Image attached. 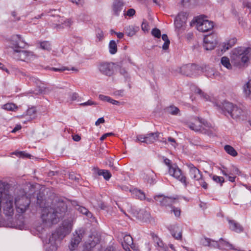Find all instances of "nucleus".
<instances>
[{
	"label": "nucleus",
	"instance_id": "3c124183",
	"mask_svg": "<svg viewBox=\"0 0 251 251\" xmlns=\"http://www.w3.org/2000/svg\"><path fill=\"white\" fill-rule=\"evenodd\" d=\"M99 98L100 100L102 101H107L109 102L110 100H111L110 97L107 96L102 95V94L99 95Z\"/></svg>",
	"mask_w": 251,
	"mask_h": 251
},
{
	"label": "nucleus",
	"instance_id": "72a5a7b5",
	"mask_svg": "<svg viewBox=\"0 0 251 251\" xmlns=\"http://www.w3.org/2000/svg\"><path fill=\"white\" fill-rule=\"evenodd\" d=\"M100 238L99 236L97 234L96 235H92L90 237V239L88 241V244L91 247H93L99 243Z\"/></svg>",
	"mask_w": 251,
	"mask_h": 251
},
{
	"label": "nucleus",
	"instance_id": "f8f14e48",
	"mask_svg": "<svg viewBox=\"0 0 251 251\" xmlns=\"http://www.w3.org/2000/svg\"><path fill=\"white\" fill-rule=\"evenodd\" d=\"M154 200L162 206H170L175 202L176 198L165 197L163 195H158L154 197Z\"/></svg>",
	"mask_w": 251,
	"mask_h": 251
},
{
	"label": "nucleus",
	"instance_id": "e2e57ef3",
	"mask_svg": "<svg viewBox=\"0 0 251 251\" xmlns=\"http://www.w3.org/2000/svg\"><path fill=\"white\" fill-rule=\"evenodd\" d=\"M113 134L112 133H107L104 134H103L100 138V140L101 141H103L107 137L110 136L111 135H113Z\"/></svg>",
	"mask_w": 251,
	"mask_h": 251
},
{
	"label": "nucleus",
	"instance_id": "9d476101",
	"mask_svg": "<svg viewBox=\"0 0 251 251\" xmlns=\"http://www.w3.org/2000/svg\"><path fill=\"white\" fill-rule=\"evenodd\" d=\"M217 36L215 34L212 33L205 35L203 39V47L207 50L214 49L217 44Z\"/></svg>",
	"mask_w": 251,
	"mask_h": 251
},
{
	"label": "nucleus",
	"instance_id": "aec40b11",
	"mask_svg": "<svg viewBox=\"0 0 251 251\" xmlns=\"http://www.w3.org/2000/svg\"><path fill=\"white\" fill-rule=\"evenodd\" d=\"M37 116L36 111H25L23 114L21 116H19L18 117L25 119V120L24 122L25 123L35 119Z\"/></svg>",
	"mask_w": 251,
	"mask_h": 251
},
{
	"label": "nucleus",
	"instance_id": "dca6fc26",
	"mask_svg": "<svg viewBox=\"0 0 251 251\" xmlns=\"http://www.w3.org/2000/svg\"><path fill=\"white\" fill-rule=\"evenodd\" d=\"M124 241L122 246L125 251L129 249V247L133 250H135V246L133 244V239L129 234H125L123 236Z\"/></svg>",
	"mask_w": 251,
	"mask_h": 251
},
{
	"label": "nucleus",
	"instance_id": "338daca9",
	"mask_svg": "<svg viewBox=\"0 0 251 251\" xmlns=\"http://www.w3.org/2000/svg\"><path fill=\"white\" fill-rule=\"evenodd\" d=\"M232 176L233 175H229V174L228 176H228V180L233 182L235 181V176Z\"/></svg>",
	"mask_w": 251,
	"mask_h": 251
},
{
	"label": "nucleus",
	"instance_id": "7c9ffc66",
	"mask_svg": "<svg viewBox=\"0 0 251 251\" xmlns=\"http://www.w3.org/2000/svg\"><path fill=\"white\" fill-rule=\"evenodd\" d=\"M139 30V27L133 25H129L125 28L126 33L128 36H132Z\"/></svg>",
	"mask_w": 251,
	"mask_h": 251
},
{
	"label": "nucleus",
	"instance_id": "412c9836",
	"mask_svg": "<svg viewBox=\"0 0 251 251\" xmlns=\"http://www.w3.org/2000/svg\"><path fill=\"white\" fill-rule=\"evenodd\" d=\"M216 108L222 110H233L236 108V105L227 101H224L223 102L216 103Z\"/></svg>",
	"mask_w": 251,
	"mask_h": 251
},
{
	"label": "nucleus",
	"instance_id": "4d7b16f0",
	"mask_svg": "<svg viewBox=\"0 0 251 251\" xmlns=\"http://www.w3.org/2000/svg\"><path fill=\"white\" fill-rule=\"evenodd\" d=\"M135 14V10L132 8L129 9L126 12V15L129 17H132Z\"/></svg>",
	"mask_w": 251,
	"mask_h": 251
},
{
	"label": "nucleus",
	"instance_id": "7ed1b4c3",
	"mask_svg": "<svg viewBox=\"0 0 251 251\" xmlns=\"http://www.w3.org/2000/svg\"><path fill=\"white\" fill-rule=\"evenodd\" d=\"M30 199L26 197L24 190L19 191V194L15 198V204L17 211L19 213H24L27 209L30 204Z\"/></svg>",
	"mask_w": 251,
	"mask_h": 251
},
{
	"label": "nucleus",
	"instance_id": "49530a36",
	"mask_svg": "<svg viewBox=\"0 0 251 251\" xmlns=\"http://www.w3.org/2000/svg\"><path fill=\"white\" fill-rule=\"evenodd\" d=\"M151 34L154 37L160 38L161 36L160 30L157 28H154L151 30Z\"/></svg>",
	"mask_w": 251,
	"mask_h": 251
},
{
	"label": "nucleus",
	"instance_id": "cd10ccee",
	"mask_svg": "<svg viewBox=\"0 0 251 251\" xmlns=\"http://www.w3.org/2000/svg\"><path fill=\"white\" fill-rule=\"evenodd\" d=\"M129 191L133 197H135L141 200L146 199L145 193L142 191L137 189H129Z\"/></svg>",
	"mask_w": 251,
	"mask_h": 251
},
{
	"label": "nucleus",
	"instance_id": "a211bd4d",
	"mask_svg": "<svg viewBox=\"0 0 251 251\" xmlns=\"http://www.w3.org/2000/svg\"><path fill=\"white\" fill-rule=\"evenodd\" d=\"M188 14L187 12H181L178 14L175 20V24L176 27H181L183 23L187 19Z\"/></svg>",
	"mask_w": 251,
	"mask_h": 251
},
{
	"label": "nucleus",
	"instance_id": "864d4df0",
	"mask_svg": "<svg viewBox=\"0 0 251 251\" xmlns=\"http://www.w3.org/2000/svg\"><path fill=\"white\" fill-rule=\"evenodd\" d=\"M213 179L214 181L217 183H222L224 181V179L223 177L218 176H213Z\"/></svg>",
	"mask_w": 251,
	"mask_h": 251
},
{
	"label": "nucleus",
	"instance_id": "052dcab7",
	"mask_svg": "<svg viewBox=\"0 0 251 251\" xmlns=\"http://www.w3.org/2000/svg\"><path fill=\"white\" fill-rule=\"evenodd\" d=\"M104 123V119L103 117L100 118L98 119V120L95 122V125L98 126L100 124H102Z\"/></svg>",
	"mask_w": 251,
	"mask_h": 251
},
{
	"label": "nucleus",
	"instance_id": "0e129e2a",
	"mask_svg": "<svg viewBox=\"0 0 251 251\" xmlns=\"http://www.w3.org/2000/svg\"><path fill=\"white\" fill-rule=\"evenodd\" d=\"M164 163L167 165L169 167V169L170 167H172L173 166L171 165V161L168 158H165L164 159Z\"/></svg>",
	"mask_w": 251,
	"mask_h": 251
},
{
	"label": "nucleus",
	"instance_id": "13d9d810",
	"mask_svg": "<svg viewBox=\"0 0 251 251\" xmlns=\"http://www.w3.org/2000/svg\"><path fill=\"white\" fill-rule=\"evenodd\" d=\"M51 70L52 71H60V72H63V71H64L65 70H69V69L68 68H67L66 67H62V68H52L51 69Z\"/></svg>",
	"mask_w": 251,
	"mask_h": 251
},
{
	"label": "nucleus",
	"instance_id": "f704fd0d",
	"mask_svg": "<svg viewBox=\"0 0 251 251\" xmlns=\"http://www.w3.org/2000/svg\"><path fill=\"white\" fill-rule=\"evenodd\" d=\"M97 174L99 176H102L104 178L108 180L111 177V174L110 172L106 170H97Z\"/></svg>",
	"mask_w": 251,
	"mask_h": 251
},
{
	"label": "nucleus",
	"instance_id": "c03bdc74",
	"mask_svg": "<svg viewBox=\"0 0 251 251\" xmlns=\"http://www.w3.org/2000/svg\"><path fill=\"white\" fill-rule=\"evenodd\" d=\"M40 48L44 50H51V46L49 42L43 41L40 42Z\"/></svg>",
	"mask_w": 251,
	"mask_h": 251
},
{
	"label": "nucleus",
	"instance_id": "6ab92c4d",
	"mask_svg": "<svg viewBox=\"0 0 251 251\" xmlns=\"http://www.w3.org/2000/svg\"><path fill=\"white\" fill-rule=\"evenodd\" d=\"M229 228L235 232L240 233L243 231V226L234 220H228Z\"/></svg>",
	"mask_w": 251,
	"mask_h": 251
},
{
	"label": "nucleus",
	"instance_id": "58836bf2",
	"mask_svg": "<svg viewBox=\"0 0 251 251\" xmlns=\"http://www.w3.org/2000/svg\"><path fill=\"white\" fill-rule=\"evenodd\" d=\"M195 93L196 94L199 95L201 98L203 99L206 101L210 100V97L206 94L203 92L200 88H196Z\"/></svg>",
	"mask_w": 251,
	"mask_h": 251
},
{
	"label": "nucleus",
	"instance_id": "4c0bfd02",
	"mask_svg": "<svg viewBox=\"0 0 251 251\" xmlns=\"http://www.w3.org/2000/svg\"><path fill=\"white\" fill-rule=\"evenodd\" d=\"M226 151L232 156H236L237 155L236 151L230 145H226L224 147Z\"/></svg>",
	"mask_w": 251,
	"mask_h": 251
},
{
	"label": "nucleus",
	"instance_id": "b1692460",
	"mask_svg": "<svg viewBox=\"0 0 251 251\" xmlns=\"http://www.w3.org/2000/svg\"><path fill=\"white\" fill-rule=\"evenodd\" d=\"M172 236L176 239H180L182 237L181 230L179 227L174 226L170 229Z\"/></svg>",
	"mask_w": 251,
	"mask_h": 251
},
{
	"label": "nucleus",
	"instance_id": "2eb2a0df",
	"mask_svg": "<svg viewBox=\"0 0 251 251\" xmlns=\"http://www.w3.org/2000/svg\"><path fill=\"white\" fill-rule=\"evenodd\" d=\"M11 43L13 48H24L26 46V43L22 39L20 35H13L11 38Z\"/></svg>",
	"mask_w": 251,
	"mask_h": 251
},
{
	"label": "nucleus",
	"instance_id": "c9c22d12",
	"mask_svg": "<svg viewBox=\"0 0 251 251\" xmlns=\"http://www.w3.org/2000/svg\"><path fill=\"white\" fill-rule=\"evenodd\" d=\"M221 63L223 66L227 69L230 70L232 69V66L230 63V60L227 57H222L221 59Z\"/></svg>",
	"mask_w": 251,
	"mask_h": 251
},
{
	"label": "nucleus",
	"instance_id": "ddd939ff",
	"mask_svg": "<svg viewBox=\"0 0 251 251\" xmlns=\"http://www.w3.org/2000/svg\"><path fill=\"white\" fill-rule=\"evenodd\" d=\"M200 67L196 65H185L179 68V72L185 75L191 76L195 75L196 71L198 70Z\"/></svg>",
	"mask_w": 251,
	"mask_h": 251
},
{
	"label": "nucleus",
	"instance_id": "37998d69",
	"mask_svg": "<svg viewBox=\"0 0 251 251\" xmlns=\"http://www.w3.org/2000/svg\"><path fill=\"white\" fill-rule=\"evenodd\" d=\"M73 205L76 206L75 208L80 212L83 214L85 215L86 213H88V210L84 207L78 205L76 204V202H74Z\"/></svg>",
	"mask_w": 251,
	"mask_h": 251
},
{
	"label": "nucleus",
	"instance_id": "774afa93",
	"mask_svg": "<svg viewBox=\"0 0 251 251\" xmlns=\"http://www.w3.org/2000/svg\"><path fill=\"white\" fill-rule=\"evenodd\" d=\"M243 4L244 6L251 8L250 12H251V3L249 2V1H244L243 2Z\"/></svg>",
	"mask_w": 251,
	"mask_h": 251
},
{
	"label": "nucleus",
	"instance_id": "39448f33",
	"mask_svg": "<svg viewBox=\"0 0 251 251\" xmlns=\"http://www.w3.org/2000/svg\"><path fill=\"white\" fill-rule=\"evenodd\" d=\"M187 126L192 130L195 132H204L205 128H212V125L211 123L208 122L205 119L197 117L195 118L193 122L187 123Z\"/></svg>",
	"mask_w": 251,
	"mask_h": 251
},
{
	"label": "nucleus",
	"instance_id": "4468645a",
	"mask_svg": "<svg viewBox=\"0 0 251 251\" xmlns=\"http://www.w3.org/2000/svg\"><path fill=\"white\" fill-rule=\"evenodd\" d=\"M3 210L5 215L7 216H11L13 213V198L10 195H8L5 198Z\"/></svg>",
	"mask_w": 251,
	"mask_h": 251
},
{
	"label": "nucleus",
	"instance_id": "680f3d73",
	"mask_svg": "<svg viewBox=\"0 0 251 251\" xmlns=\"http://www.w3.org/2000/svg\"><path fill=\"white\" fill-rule=\"evenodd\" d=\"M22 128V126L21 125H17L15 127L13 128V129L11 131L12 133H15L17 131L20 130Z\"/></svg>",
	"mask_w": 251,
	"mask_h": 251
},
{
	"label": "nucleus",
	"instance_id": "f3484780",
	"mask_svg": "<svg viewBox=\"0 0 251 251\" xmlns=\"http://www.w3.org/2000/svg\"><path fill=\"white\" fill-rule=\"evenodd\" d=\"M100 72L106 75L110 76L113 74V65L109 63H102L99 67Z\"/></svg>",
	"mask_w": 251,
	"mask_h": 251
},
{
	"label": "nucleus",
	"instance_id": "6e6552de",
	"mask_svg": "<svg viewBox=\"0 0 251 251\" xmlns=\"http://www.w3.org/2000/svg\"><path fill=\"white\" fill-rule=\"evenodd\" d=\"M13 57L17 60L30 61L34 59L36 57V55L32 51L14 50Z\"/></svg>",
	"mask_w": 251,
	"mask_h": 251
},
{
	"label": "nucleus",
	"instance_id": "603ef678",
	"mask_svg": "<svg viewBox=\"0 0 251 251\" xmlns=\"http://www.w3.org/2000/svg\"><path fill=\"white\" fill-rule=\"evenodd\" d=\"M141 27L142 29L145 32L149 31V25L147 21L144 20L143 21Z\"/></svg>",
	"mask_w": 251,
	"mask_h": 251
},
{
	"label": "nucleus",
	"instance_id": "09e8293b",
	"mask_svg": "<svg viewBox=\"0 0 251 251\" xmlns=\"http://www.w3.org/2000/svg\"><path fill=\"white\" fill-rule=\"evenodd\" d=\"M69 177L70 179L74 180L75 181H78L80 178L79 175L76 174L73 172L69 174Z\"/></svg>",
	"mask_w": 251,
	"mask_h": 251
},
{
	"label": "nucleus",
	"instance_id": "79ce46f5",
	"mask_svg": "<svg viewBox=\"0 0 251 251\" xmlns=\"http://www.w3.org/2000/svg\"><path fill=\"white\" fill-rule=\"evenodd\" d=\"M244 92L246 95L251 94V79L244 86Z\"/></svg>",
	"mask_w": 251,
	"mask_h": 251
},
{
	"label": "nucleus",
	"instance_id": "393cba45",
	"mask_svg": "<svg viewBox=\"0 0 251 251\" xmlns=\"http://www.w3.org/2000/svg\"><path fill=\"white\" fill-rule=\"evenodd\" d=\"M222 114L227 118L230 117L233 119H237L241 115L240 111H222Z\"/></svg>",
	"mask_w": 251,
	"mask_h": 251
},
{
	"label": "nucleus",
	"instance_id": "69168bd1",
	"mask_svg": "<svg viewBox=\"0 0 251 251\" xmlns=\"http://www.w3.org/2000/svg\"><path fill=\"white\" fill-rule=\"evenodd\" d=\"M73 139L75 141H79L81 139V137L79 135L76 134L73 136Z\"/></svg>",
	"mask_w": 251,
	"mask_h": 251
},
{
	"label": "nucleus",
	"instance_id": "a18cd8bd",
	"mask_svg": "<svg viewBox=\"0 0 251 251\" xmlns=\"http://www.w3.org/2000/svg\"><path fill=\"white\" fill-rule=\"evenodd\" d=\"M2 108L4 110H15L18 107L13 103H7L3 105Z\"/></svg>",
	"mask_w": 251,
	"mask_h": 251
},
{
	"label": "nucleus",
	"instance_id": "f03ea898",
	"mask_svg": "<svg viewBox=\"0 0 251 251\" xmlns=\"http://www.w3.org/2000/svg\"><path fill=\"white\" fill-rule=\"evenodd\" d=\"M72 226L73 220L72 219L64 220L61 225L50 236L46 251H56L57 249L58 243L70 233Z\"/></svg>",
	"mask_w": 251,
	"mask_h": 251
},
{
	"label": "nucleus",
	"instance_id": "a878e982",
	"mask_svg": "<svg viewBox=\"0 0 251 251\" xmlns=\"http://www.w3.org/2000/svg\"><path fill=\"white\" fill-rule=\"evenodd\" d=\"M202 243L204 246H212L217 248L219 249H222L221 241H220V240H219V243H218L217 242L211 241L209 238H205Z\"/></svg>",
	"mask_w": 251,
	"mask_h": 251
},
{
	"label": "nucleus",
	"instance_id": "bb28decb",
	"mask_svg": "<svg viewBox=\"0 0 251 251\" xmlns=\"http://www.w3.org/2000/svg\"><path fill=\"white\" fill-rule=\"evenodd\" d=\"M159 132L151 133L146 135V140L145 143L147 144H151L156 141L159 137Z\"/></svg>",
	"mask_w": 251,
	"mask_h": 251
},
{
	"label": "nucleus",
	"instance_id": "4be33fe9",
	"mask_svg": "<svg viewBox=\"0 0 251 251\" xmlns=\"http://www.w3.org/2000/svg\"><path fill=\"white\" fill-rule=\"evenodd\" d=\"M123 3L121 0H117L113 2L112 9L114 14L118 16L119 12L122 10Z\"/></svg>",
	"mask_w": 251,
	"mask_h": 251
},
{
	"label": "nucleus",
	"instance_id": "e433bc0d",
	"mask_svg": "<svg viewBox=\"0 0 251 251\" xmlns=\"http://www.w3.org/2000/svg\"><path fill=\"white\" fill-rule=\"evenodd\" d=\"M109 52L112 54H114L117 52V43L115 41L111 40L110 41L109 44Z\"/></svg>",
	"mask_w": 251,
	"mask_h": 251
},
{
	"label": "nucleus",
	"instance_id": "f257e3e1",
	"mask_svg": "<svg viewBox=\"0 0 251 251\" xmlns=\"http://www.w3.org/2000/svg\"><path fill=\"white\" fill-rule=\"evenodd\" d=\"M66 210L67 205L63 202H58L54 207H45L43 209L41 214L43 224L46 226L56 224L64 216Z\"/></svg>",
	"mask_w": 251,
	"mask_h": 251
},
{
	"label": "nucleus",
	"instance_id": "5701e85b",
	"mask_svg": "<svg viewBox=\"0 0 251 251\" xmlns=\"http://www.w3.org/2000/svg\"><path fill=\"white\" fill-rule=\"evenodd\" d=\"M236 39L233 38L223 43L222 44L223 48L221 49L222 51H226L230 48H232L236 43Z\"/></svg>",
	"mask_w": 251,
	"mask_h": 251
},
{
	"label": "nucleus",
	"instance_id": "6e6d98bb",
	"mask_svg": "<svg viewBox=\"0 0 251 251\" xmlns=\"http://www.w3.org/2000/svg\"><path fill=\"white\" fill-rule=\"evenodd\" d=\"M146 140V135H139L137 137V139H136V140L137 141H140V142H143V143H145V141Z\"/></svg>",
	"mask_w": 251,
	"mask_h": 251
},
{
	"label": "nucleus",
	"instance_id": "1a4fd4ad",
	"mask_svg": "<svg viewBox=\"0 0 251 251\" xmlns=\"http://www.w3.org/2000/svg\"><path fill=\"white\" fill-rule=\"evenodd\" d=\"M169 173L171 176L181 182L185 188L187 187L188 182L187 181V178L182 174L181 170L177 166L170 167Z\"/></svg>",
	"mask_w": 251,
	"mask_h": 251
},
{
	"label": "nucleus",
	"instance_id": "bf43d9fd",
	"mask_svg": "<svg viewBox=\"0 0 251 251\" xmlns=\"http://www.w3.org/2000/svg\"><path fill=\"white\" fill-rule=\"evenodd\" d=\"M173 211L174 213V214L176 216L178 217L180 215V210L178 208L174 207L173 209Z\"/></svg>",
	"mask_w": 251,
	"mask_h": 251
},
{
	"label": "nucleus",
	"instance_id": "5fc2aeb1",
	"mask_svg": "<svg viewBox=\"0 0 251 251\" xmlns=\"http://www.w3.org/2000/svg\"><path fill=\"white\" fill-rule=\"evenodd\" d=\"M97 37L99 39V40H101L103 38V33L102 30L100 29H99L97 30Z\"/></svg>",
	"mask_w": 251,
	"mask_h": 251
},
{
	"label": "nucleus",
	"instance_id": "473e14b6",
	"mask_svg": "<svg viewBox=\"0 0 251 251\" xmlns=\"http://www.w3.org/2000/svg\"><path fill=\"white\" fill-rule=\"evenodd\" d=\"M15 75L18 77H20V78H25L26 77H29L30 80H32L33 81H35V82H36V81L38 80L36 78H35L34 77L29 76L28 75H26L25 72H24L19 69L16 70Z\"/></svg>",
	"mask_w": 251,
	"mask_h": 251
},
{
	"label": "nucleus",
	"instance_id": "c756f323",
	"mask_svg": "<svg viewBox=\"0 0 251 251\" xmlns=\"http://www.w3.org/2000/svg\"><path fill=\"white\" fill-rule=\"evenodd\" d=\"M138 217L144 222H148L150 221L151 214L148 211L141 210L138 214Z\"/></svg>",
	"mask_w": 251,
	"mask_h": 251
},
{
	"label": "nucleus",
	"instance_id": "de8ad7c7",
	"mask_svg": "<svg viewBox=\"0 0 251 251\" xmlns=\"http://www.w3.org/2000/svg\"><path fill=\"white\" fill-rule=\"evenodd\" d=\"M229 175H241V172L239 171L238 168H237L236 167L233 166L232 169L229 171Z\"/></svg>",
	"mask_w": 251,
	"mask_h": 251
},
{
	"label": "nucleus",
	"instance_id": "9b49d317",
	"mask_svg": "<svg viewBox=\"0 0 251 251\" xmlns=\"http://www.w3.org/2000/svg\"><path fill=\"white\" fill-rule=\"evenodd\" d=\"M84 231L83 229H79L75 231L72 238L69 248L70 250H74L82 240Z\"/></svg>",
	"mask_w": 251,
	"mask_h": 251
},
{
	"label": "nucleus",
	"instance_id": "8fccbe9b",
	"mask_svg": "<svg viewBox=\"0 0 251 251\" xmlns=\"http://www.w3.org/2000/svg\"><path fill=\"white\" fill-rule=\"evenodd\" d=\"M97 103L95 101L92 100H89L88 101L80 103V105L83 106H91L93 105H96Z\"/></svg>",
	"mask_w": 251,
	"mask_h": 251
},
{
	"label": "nucleus",
	"instance_id": "0eeeda50",
	"mask_svg": "<svg viewBox=\"0 0 251 251\" xmlns=\"http://www.w3.org/2000/svg\"><path fill=\"white\" fill-rule=\"evenodd\" d=\"M195 24L197 30L202 32H205L211 30L214 27L213 23L204 19L202 16H198L193 20Z\"/></svg>",
	"mask_w": 251,
	"mask_h": 251
},
{
	"label": "nucleus",
	"instance_id": "a19ab883",
	"mask_svg": "<svg viewBox=\"0 0 251 251\" xmlns=\"http://www.w3.org/2000/svg\"><path fill=\"white\" fill-rule=\"evenodd\" d=\"M161 37L162 40L164 41V43L162 46V49L164 50H166L169 48L170 43V40L168 39V36L166 34H163Z\"/></svg>",
	"mask_w": 251,
	"mask_h": 251
},
{
	"label": "nucleus",
	"instance_id": "c85d7f7f",
	"mask_svg": "<svg viewBox=\"0 0 251 251\" xmlns=\"http://www.w3.org/2000/svg\"><path fill=\"white\" fill-rule=\"evenodd\" d=\"M154 173L152 171L149 170L144 173L143 178L148 183L151 184L154 181Z\"/></svg>",
	"mask_w": 251,
	"mask_h": 251
},
{
	"label": "nucleus",
	"instance_id": "20e7f679",
	"mask_svg": "<svg viewBox=\"0 0 251 251\" xmlns=\"http://www.w3.org/2000/svg\"><path fill=\"white\" fill-rule=\"evenodd\" d=\"M250 49L246 50L242 48H238L233 50L231 55V61L236 66H240L243 63L247 62L249 60V57L247 52Z\"/></svg>",
	"mask_w": 251,
	"mask_h": 251
},
{
	"label": "nucleus",
	"instance_id": "ea45409f",
	"mask_svg": "<svg viewBox=\"0 0 251 251\" xmlns=\"http://www.w3.org/2000/svg\"><path fill=\"white\" fill-rule=\"evenodd\" d=\"M152 237L155 244V246H157L160 249H164V244L162 241L158 237V236L153 234H152Z\"/></svg>",
	"mask_w": 251,
	"mask_h": 251
},
{
	"label": "nucleus",
	"instance_id": "423d86ee",
	"mask_svg": "<svg viewBox=\"0 0 251 251\" xmlns=\"http://www.w3.org/2000/svg\"><path fill=\"white\" fill-rule=\"evenodd\" d=\"M186 166L189 170V175L191 178L199 182V184L204 189L207 188V183L204 181L201 173L199 169L191 163H188Z\"/></svg>",
	"mask_w": 251,
	"mask_h": 251
},
{
	"label": "nucleus",
	"instance_id": "2f4dec72",
	"mask_svg": "<svg viewBox=\"0 0 251 251\" xmlns=\"http://www.w3.org/2000/svg\"><path fill=\"white\" fill-rule=\"evenodd\" d=\"M220 241H221V248L222 249L225 250H233L237 251H241V250L239 249H236L234 247V246L228 243V242L225 241L223 238L220 239Z\"/></svg>",
	"mask_w": 251,
	"mask_h": 251
}]
</instances>
